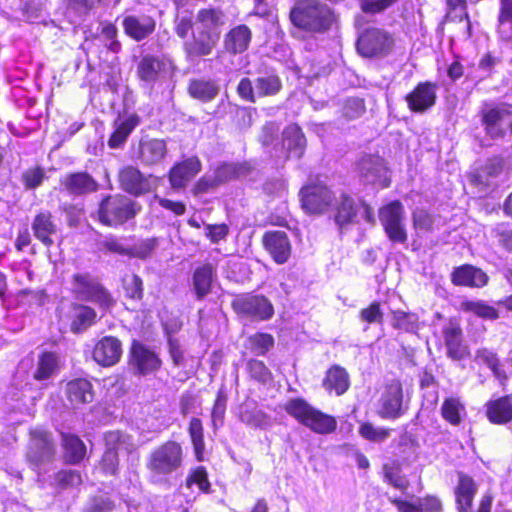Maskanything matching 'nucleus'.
<instances>
[{
  "label": "nucleus",
  "instance_id": "1",
  "mask_svg": "<svg viewBox=\"0 0 512 512\" xmlns=\"http://www.w3.org/2000/svg\"><path fill=\"white\" fill-rule=\"evenodd\" d=\"M226 16L216 8L200 9L195 16L193 37L184 42L183 48L189 60L210 55L217 46Z\"/></svg>",
  "mask_w": 512,
  "mask_h": 512
},
{
  "label": "nucleus",
  "instance_id": "2",
  "mask_svg": "<svg viewBox=\"0 0 512 512\" xmlns=\"http://www.w3.org/2000/svg\"><path fill=\"white\" fill-rule=\"evenodd\" d=\"M183 458L182 446L176 441H167L153 449L146 462L151 481L168 482L169 477L181 469Z\"/></svg>",
  "mask_w": 512,
  "mask_h": 512
},
{
  "label": "nucleus",
  "instance_id": "3",
  "mask_svg": "<svg viewBox=\"0 0 512 512\" xmlns=\"http://www.w3.org/2000/svg\"><path fill=\"white\" fill-rule=\"evenodd\" d=\"M290 19L298 28L309 32H324L331 27L334 15L319 0H300L291 10Z\"/></svg>",
  "mask_w": 512,
  "mask_h": 512
},
{
  "label": "nucleus",
  "instance_id": "4",
  "mask_svg": "<svg viewBox=\"0 0 512 512\" xmlns=\"http://www.w3.org/2000/svg\"><path fill=\"white\" fill-rule=\"evenodd\" d=\"M285 412L300 424L318 434L332 433L336 427V419L314 408L301 397L291 398L283 405Z\"/></svg>",
  "mask_w": 512,
  "mask_h": 512
},
{
  "label": "nucleus",
  "instance_id": "5",
  "mask_svg": "<svg viewBox=\"0 0 512 512\" xmlns=\"http://www.w3.org/2000/svg\"><path fill=\"white\" fill-rule=\"evenodd\" d=\"M394 46L392 35L377 27L365 29L358 37V53L365 58H383L390 54Z\"/></svg>",
  "mask_w": 512,
  "mask_h": 512
},
{
  "label": "nucleus",
  "instance_id": "6",
  "mask_svg": "<svg viewBox=\"0 0 512 512\" xmlns=\"http://www.w3.org/2000/svg\"><path fill=\"white\" fill-rule=\"evenodd\" d=\"M235 313L250 321H266L274 315V307L271 301L260 294H241L232 301Z\"/></svg>",
  "mask_w": 512,
  "mask_h": 512
},
{
  "label": "nucleus",
  "instance_id": "7",
  "mask_svg": "<svg viewBox=\"0 0 512 512\" xmlns=\"http://www.w3.org/2000/svg\"><path fill=\"white\" fill-rule=\"evenodd\" d=\"M71 285L75 298L80 301L93 302L102 308H108L113 303L108 291L89 273L74 274Z\"/></svg>",
  "mask_w": 512,
  "mask_h": 512
},
{
  "label": "nucleus",
  "instance_id": "8",
  "mask_svg": "<svg viewBox=\"0 0 512 512\" xmlns=\"http://www.w3.org/2000/svg\"><path fill=\"white\" fill-rule=\"evenodd\" d=\"M480 117L485 133L491 139L502 138L508 128L512 131V113L506 104H485Z\"/></svg>",
  "mask_w": 512,
  "mask_h": 512
},
{
  "label": "nucleus",
  "instance_id": "9",
  "mask_svg": "<svg viewBox=\"0 0 512 512\" xmlns=\"http://www.w3.org/2000/svg\"><path fill=\"white\" fill-rule=\"evenodd\" d=\"M172 62L165 56L143 55L137 63L136 73L139 80L149 88L166 79L172 71Z\"/></svg>",
  "mask_w": 512,
  "mask_h": 512
},
{
  "label": "nucleus",
  "instance_id": "10",
  "mask_svg": "<svg viewBox=\"0 0 512 512\" xmlns=\"http://www.w3.org/2000/svg\"><path fill=\"white\" fill-rule=\"evenodd\" d=\"M362 221H374L371 208L362 201H356L352 197L342 194L337 201L336 224H359Z\"/></svg>",
  "mask_w": 512,
  "mask_h": 512
},
{
  "label": "nucleus",
  "instance_id": "11",
  "mask_svg": "<svg viewBox=\"0 0 512 512\" xmlns=\"http://www.w3.org/2000/svg\"><path fill=\"white\" fill-rule=\"evenodd\" d=\"M55 455V444L51 433L43 429L31 431V439L26 453L27 461L34 467L51 462Z\"/></svg>",
  "mask_w": 512,
  "mask_h": 512
},
{
  "label": "nucleus",
  "instance_id": "12",
  "mask_svg": "<svg viewBox=\"0 0 512 512\" xmlns=\"http://www.w3.org/2000/svg\"><path fill=\"white\" fill-rule=\"evenodd\" d=\"M135 204L128 198L115 195L106 197L100 204L99 216L102 224L124 222L136 214Z\"/></svg>",
  "mask_w": 512,
  "mask_h": 512
},
{
  "label": "nucleus",
  "instance_id": "13",
  "mask_svg": "<svg viewBox=\"0 0 512 512\" xmlns=\"http://www.w3.org/2000/svg\"><path fill=\"white\" fill-rule=\"evenodd\" d=\"M334 196L329 188L321 183H312L300 190L302 209L307 214L324 213L331 205Z\"/></svg>",
  "mask_w": 512,
  "mask_h": 512
},
{
  "label": "nucleus",
  "instance_id": "14",
  "mask_svg": "<svg viewBox=\"0 0 512 512\" xmlns=\"http://www.w3.org/2000/svg\"><path fill=\"white\" fill-rule=\"evenodd\" d=\"M358 173L365 184L386 188L390 185L389 171L383 158L377 155H365L358 162Z\"/></svg>",
  "mask_w": 512,
  "mask_h": 512
},
{
  "label": "nucleus",
  "instance_id": "15",
  "mask_svg": "<svg viewBox=\"0 0 512 512\" xmlns=\"http://www.w3.org/2000/svg\"><path fill=\"white\" fill-rule=\"evenodd\" d=\"M119 182L123 190L136 196L148 193L158 185L156 177L146 176L133 166H126L119 172Z\"/></svg>",
  "mask_w": 512,
  "mask_h": 512
},
{
  "label": "nucleus",
  "instance_id": "16",
  "mask_svg": "<svg viewBox=\"0 0 512 512\" xmlns=\"http://www.w3.org/2000/svg\"><path fill=\"white\" fill-rule=\"evenodd\" d=\"M405 412L402 385L399 381H393L381 395L379 415L384 419H397Z\"/></svg>",
  "mask_w": 512,
  "mask_h": 512
},
{
  "label": "nucleus",
  "instance_id": "17",
  "mask_svg": "<svg viewBox=\"0 0 512 512\" xmlns=\"http://www.w3.org/2000/svg\"><path fill=\"white\" fill-rule=\"evenodd\" d=\"M438 85L433 82H420L405 96L408 108L414 113H424L436 103Z\"/></svg>",
  "mask_w": 512,
  "mask_h": 512
},
{
  "label": "nucleus",
  "instance_id": "18",
  "mask_svg": "<svg viewBox=\"0 0 512 512\" xmlns=\"http://www.w3.org/2000/svg\"><path fill=\"white\" fill-rule=\"evenodd\" d=\"M130 365L138 374L147 375L160 368L161 360L155 351L134 341L130 349Z\"/></svg>",
  "mask_w": 512,
  "mask_h": 512
},
{
  "label": "nucleus",
  "instance_id": "19",
  "mask_svg": "<svg viewBox=\"0 0 512 512\" xmlns=\"http://www.w3.org/2000/svg\"><path fill=\"white\" fill-rule=\"evenodd\" d=\"M122 356V343L113 336L101 338L94 346L92 357L103 367H110L119 362Z\"/></svg>",
  "mask_w": 512,
  "mask_h": 512
},
{
  "label": "nucleus",
  "instance_id": "20",
  "mask_svg": "<svg viewBox=\"0 0 512 512\" xmlns=\"http://www.w3.org/2000/svg\"><path fill=\"white\" fill-rule=\"evenodd\" d=\"M122 27L128 37L140 42L154 33L156 20L146 14L127 15L123 18Z\"/></svg>",
  "mask_w": 512,
  "mask_h": 512
},
{
  "label": "nucleus",
  "instance_id": "21",
  "mask_svg": "<svg viewBox=\"0 0 512 512\" xmlns=\"http://www.w3.org/2000/svg\"><path fill=\"white\" fill-rule=\"evenodd\" d=\"M442 334L447 349V356L455 361L462 360L468 354V350L462 341L460 325L454 320H449L444 325Z\"/></svg>",
  "mask_w": 512,
  "mask_h": 512
},
{
  "label": "nucleus",
  "instance_id": "22",
  "mask_svg": "<svg viewBox=\"0 0 512 512\" xmlns=\"http://www.w3.org/2000/svg\"><path fill=\"white\" fill-rule=\"evenodd\" d=\"M64 190L74 196H83L98 190L97 181L87 172H75L61 179Z\"/></svg>",
  "mask_w": 512,
  "mask_h": 512
},
{
  "label": "nucleus",
  "instance_id": "23",
  "mask_svg": "<svg viewBox=\"0 0 512 512\" xmlns=\"http://www.w3.org/2000/svg\"><path fill=\"white\" fill-rule=\"evenodd\" d=\"M264 246L277 264H284L291 254V246L286 233L268 232L264 236Z\"/></svg>",
  "mask_w": 512,
  "mask_h": 512
},
{
  "label": "nucleus",
  "instance_id": "24",
  "mask_svg": "<svg viewBox=\"0 0 512 512\" xmlns=\"http://www.w3.org/2000/svg\"><path fill=\"white\" fill-rule=\"evenodd\" d=\"M139 123L140 118L134 113L120 115L114 121V131L108 140V146L112 149L121 148Z\"/></svg>",
  "mask_w": 512,
  "mask_h": 512
},
{
  "label": "nucleus",
  "instance_id": "25",
  "mask_svg": "<svg viewBox=\"0 0 512 512\" xmlns=\"http://www.w3.org/2000/svg\"><path fill=\"white\" fill-rule=\"evenodd\" d=\"M478 486L472 477L458 473V483L455 487V498L458 512H470Z\"/></svg>",
  "mask_w": 512,
  "mask_h": 512
},
{
  "label": "nucleus",
  "instance_id": "26",
  "mask_svg": "<svg viewBox=\"0 0 512 512\" xmlns=\"http://www.w3.org/2000/svg\"><path fill=\"white\" fill-rule=\"evenodd\" d=\"M201 170V162L197 157H191L176 164L169 173L173 188H182Z\"/></svg>",
  "mask_w": 512,
  "mask_h": 512
},
{
  "label": "nucleus",
  "instance_id": "27",
  "mask_svg": "<svg viewBox=\"0 0 512 512\" xmlns=\"http://www.w3.org/2000/svg\"><path fill=\"white\" fill-rule=\"evenodd\" d=\"M66 396L73 407L90 403L94 398L92 384L83 378L71 380L66 385Z\"/></svg>",
  "mask_w": 512,
  "mask_h": 512
},
{
  "label": "nucleus",
  "instance_id": "28",
  "mask_svg": "<svg viewBox=\"0 0 512 512\" xmlns=\"http://www.w3.org/2000/svg\"><path fill=\"white\" fill-rule=\"evenodd\" d=\"M167 153L164 140H141L138 148V158L145 165H155L161 162Z\"/></svg>",
  "mask_w": 512,
  "mask_h": 512
},
{
  "label": "nucleus",
  "instance_id": "29",
  "mask_svg": "<svg viewBox=\"0 0 512 512\" xmlns=\"http://www.w3.org/2000/svg\"><path fill=\"white\" fill-rule=\"evenodd\" d=\"M238 419L252 428L264 429L269 425V416L253 400L245 401L239 406Z\"/></svg>",
  "mask_w": 512,
  "mask_h": 512
},
{
  "label": "nucleus",
  "instance_id": "30",
  "mask_svg": "<svg viewBox=\"0 0 512 512\" xmlns=\"http://www.w3.org/2000/svg\"><path fill=\"white\" fill-rule=\"evenodd\" d=\"M322 385L329 393L335 392L340 396L350 387V377L345 368L339 365H332L326 372Z\"/></svg>",
  "mask_w": 512,
  "mask_h": 512
},
{
  "label": "nucleus",
  "instance_id": "31",
  "mask_svg": "<svg viewBox=\"0 0 512 512\" xmlns=\"http://www.w3.org/2000/svg\"><path fill=\"white\" fill-rule=\"evenodd\" d=\"M486 408V414L491 423L503 425L512 421V396L506 395L491 400Z\"/></svg>",
  "mask_w": 512,
  "mask_h": 512
},
{
  "label": "nucleus",
  "instance_id": "32",
  "mask_svg": "<svg viewBox=\"0 0 512 512\" xmlns=\"http://www.w3.org/2000/svg\"><path fill=\"white\" fill-rule=\"evenodd\" d=\"M283 148L287 157L300 158L306 147V139L301 128L296 124L287 126L283 131Z\"/></svg>",
  "mask_w": 512,
  "mask_h": 512
},
{
  "label": "nucleus",
  "instance_id": "33",
  "mask_svg": "<svg viewBox=\"0 0 512 512\" xmlns=\"http://www.w3.org/2000/svg\"><path fill=\"white\" fill-rule=\"evenodd\" d=\"M251 38L250 28L246 25H238L225 35L224 47L230 53L240 54L247 50Z\"/></svg>",
  "mask_w": 512,
  "mask_h": 512
},
{
  "label": "nucleus",
  "instance_id": "34",
  "mask_svg": "<svg viewBox=\"0 0 512 512\" xmlns=\"http://www.w3.org/2000/svg\"><path fill=\"white\" fill-rule=\"evenodd\" d=\"M487 281L488 277L481 269L470 265L456 268L452 273V282L455 285L482 287Z\"/></svg>",
  "mask_w": 512,
  "mask_h": 512
},
{
  "label": "nucleus",
  "instance_id": "35",
  "mask_svg": "<svg viewBox=\"0 0 512 512\" xmlns=\"http://www.w3.org/2000/svg\"><path fill=\"white\" fill-rule=\"evenodd\" d=\"M220 91L219 85L213 80L194 79L191 80L188 92L191 97L202 102L212 101Z\"/></svg>",
  "mask_w": 512,
  "mask_h": 512
},
{
  "label": "nucleus",
  "instance_id": "36",
  "mask_svg": "<svg viewBox=\"0 0 512 512\" xmlns=\"http://www.w3.org/2000/svg\"><path fill=\"white\" fill-rule=\"evenodd\" d=\"M497 34L502 41L512 42V0H500Z\"/></svg>",
  "mask_w": 512,
  "mask_h": 512
},
{
  "label": "nucleus",
  "instance_id": "37",
  "mask_svg": "<svg viewBox=\"0 0 512 512\" xmlns=\"http://www.w3.org/2000/svg\"><path fill=\"white\" fill-rule=\"evenodd\" d=\"M215 269L211 264L198 267L193 274V287L198 299L205 297L211 289Z\"/></svg>",
  "mask_w": 512,
  "mask_h": 512
},
{
  "label": "nucleus",
  "instance_id": "38",
  "mask_svg": "<svg viewBox=\"0 0 512 512\" xmlns=\"http://www.w3.org/2000/svg\"><path fill=\"white\" fill-rule=\"evenodd\" d=\"M62 443L64 448V457L67 462L76 464L84 458L86 454V447L78 436L69 433H62Z\"/></svg>",
  "mask_w": 512,
  "mask_h": 512
},
{
  "label": "nucleus",
  "instance_id": "39",
  "mask_svg": "<svg viewBox=\"0 0 512 512\" xmlns=\"http://www.w3.org/2000/svg\"><path fill=\"white\" fill-rule=\"evenodd\" d=\"M106 449L117 451V453L124 451L132 453L136 450V445L132 436L121 431H109L104 435Z\"/></svg>",
  "mask_w": 512,
  "mask_h": 512
},
{
  "label": "nucleus",
  "instance_id": "40",
  "mask_svg": "<svg viewBox=\"0 0 512 512\" xmlns=\"http://www.w3.org/2000/svg\"><path fill=\"white\" fill-rule=\"evenodd\" d=\"M466 414L464 404L459 398H446L441 406L442 417L451 425L457 426L461 423L463 416Z\"/></svg>",
  "mask_w": 512,
  "mask_h": 512
},
{
  "label": "nucleus",
  "instance_id": "41",
  "mask_svg": "<svg viewBox=\"0 0 512 512\" xmlns=\"http://www.w3.org/2000/svg\"><path fill=\"white\" fill-rule=\"evenodd\" d=\"M475 361L487 365L498 380L504 381L507 379V374L501 368L500 361L493 351L487 348L478 349L475 353Z\"/></svg>",
  "mask_w": 512,
  "mask_h": 512
},
{
  "label": "nucleus",
  "instance_id": "42",
  "mask_svg": "<svg viewBox=\"0 0 512 512\" xmlns=\"http://www.w3.org/2000/svg\"><path fill=\"white\" fill-rule=\"evenodd\" d=\"M282 88L280 78L275 74H266L255 80V91L257 96H274Z\"/></svg>",
  "mask_w": 512,
  "mask_h": 512
},
{
  "label": "nucleus",
  "instance_id": "43",
  "mask_svg": "<svg viewBox=\"0 0 512 512\" xmlns=\"http://www.w3.org/2000/svg\"><path fill=\"white\" fill-rule=\"evenodd\" d=\"M188 433L194 448L195 456L197 460H203V453L205 451L204 443V429L202 421L199 418L193 417L190 420Z\"/></svg>",
  "mask_w": 512,
  "mask_h": 512
},
{
  "label": "nucleus",
  "instance_id": "44",
  "mask_svg": "<svg viewBox=\"0 0 512 512\" xmlns=\"http://www.w3.org/2000/svg\"><path fill=\"white\" fill-rule=\"evenodd\" d=\"M96 318V312L88 306L79 305L74 309L71 330L80 333L92 325Z\"/></svg>",
  "mask_w": 512,
  "mask_h": 512
},
{
  "label": "nucleus",
  "instance_id": "45",
  "mask_svg": "<svg viewBox=\"0 0 512 512\" xmlns=\"http://www.w3.org/2000/svg\"><path fill=\"white\" fill-rule=\"evenodd\" d=\"M392 315V326L395 329L408 333H416L419 330V317L415 313L397 310L393 311Z\"/></svg>",
  "mask_w": 512,
  "mask_h": 512
},
{
  "label": "nucleus",
  "instance_id": "46",
  "mask_svg": "<svg viewBox=\"0 0 512 512\" xmlns=\"http://www.w3.org/2000/svg\"><path fill=\"white\" fill-rule=\"evenodd\" d=\"M195 16L188 9H178L175 20L174 30L178 37L186 39L190 32L193 33Z\"/></svg>",
  "mask_w": 512,
  "mask_h": 512
},
{
  "label": "nucleus",
  "instance_id": "47",
  "mask_svg": "<svg viewBox=\"0 0 512 512\" xmlns=\"http://www.w3.org/2000/svg\"><path fill=\"white\" fill-rule=\"evenodd\" d=\"M58 366L57 356L51 352L43 353L39 360L37 369L34 372V378L37 380H46L56 371Z\"/></svg>",
  "mask_w": 512,
  "mask_h": 512
},
{
  "label": "nucleus",
  "instance_id": "48",
  "mask_svg": "<svg viewBox=\"0 0 512 512\" xmlns=\"http://www.w3.org/2000/svg\"><path fill=\"white\" fill-rule=\"evenodd\" d=\"M461 309L464 312L473 313L478 317L488 320H495L499 317L498 311L482 301H463Z\"/></svg>",
  "mask_w": 512,
  "mask_h": 512
},
{
  "label": "nucleus",
  "instance_id": "49",
  "mask_svg": "<svg viewBox=\"0 0 512 512\" xmlns=\"http://www.w3.org/2000/svg\"><path fill=\"white\" fill-rule=\"evenodd\" d=\"M403 213L402 204L399 201H393L379 210V219L382 224H401Z\"/></svg>",
  "mask_w": 512,
  "mask_h": 512
},
{
  "label": "nucleus",
  "instance_id": "50",
  "mask_svg": "<svg viewBox=\"0 0 512 512\" xmlns=\"http://www.w3.org/2000/svg\"><path fill=\"white\" fill-rule=\"evenodd\" d=\"M227 406V394L223 389H220L217 393L212 412L211 422L215 430L221 427L224 423V417Z\"/></svg>",
  "mask_w": 512,
  "mask_h": 512
},
{
  "label": "nucleus",
  "instance_id": "51",
  "mask_svg": "<svg viewBox=\"0 0 512 512\" xmlns=\"http://www.w3.org/2000/svg\"><path fill=\"white\" fill-rule=\"evenodd\" d=\"M502 172V160L499 158L489 159L478 173L479 183L489 185L490 179L495 178Z\"/></svg>",
  "mask_w": 512,
  "mask_h": 512
},
{
  "label": "nucleus",
  "instance_id": "52",
  "mask_svg": "<svg viewBox=\"0 0 512 512\" xmlns=\"http://www.w3.org/2000/svg\"><path fill=\"white\" fill-rule=\"evenodd\" d=\"M400 0H359L361 10L366 14H380L396 5Z\"/></svg>",
  "mask_w": 512,
  "mask_h": 512
},
{
  "label": "nucleus",
  "instance_id": "53",
  "mask_svg": "<svg viewBox=\"0 0 512 512\" xmlns=\"http://www.w3.org/2000/svg\"><path fill=\"white\" fill-rule=\"evenodd\" d=\"M55 483L60 488H74L82 483L81 474L76 470H62L55 475Z\"/></svg>",
  "mask_w": 512,
  "mask_h": 512
},
{
  "label": "nucleus",
  "instance_id": "54",
  "mask_svg": "<svg viewBox=\"0 0 512 512\" xmlns=\"http://www.w3.org/2000/svg\"><path fill=\"white\" fill-rule=\"evenodd\" d=\"M157 246V239L140 240L128 248V256L145 259L151 255Z\"/></svg>",
  "mask_w": 512,
  "mask_h": 512
},
{
  "label": "nucleus",
  "instance_id": "55",
  "mask_svg": "<svg viewBox=\"0 0 512 512\" xmlns=\"http://www.w3.org/2000/svg\"><path fill=\"white\" fill-rule=\"evenodd\" d=\"M242 167L233 163H224L216 168L213 175L219 185L226 183L241 174Z\"/></svg>",
  "mask_w": 512,
  "mask_h": 512
},
{
  "label": "nucleus",
  "instance_id": "56",
  "mask_svg": "<svg viewBox=\"0 0 512 512\" xmlns=\"http://www.w3.org/2000/svg\"><path fill=\"white\" fill-rule=\"evenodd\" d=\"M359 433L367 440L382 442L390 436V429L377 428L371 423H363L359 428Z\"/></svg>",
  "mask_w": 512,
  "mask_h": 512
},
{
  "label": "nucleus",
  "instance_id": "57",
  "mask_svg": "<svg viewBox=\"0 0 512 512\" xmlns=\"http://www.w3.org/2000/svg\"><path fill=\"white\" fill-rule=\"evenodd\" d=\"M251 350L257 355H264L274 344L270 334L257 333L249 338Z\"/></svg>",
  "mask_w": 512,
  "mask_h": 512
},
{
  "label": "nucleus",
  "instance_id": "58",
  "mask_svg": "<svg viewBox=\"0 0 512 512\" xmlns=\"http://www.w3.org/2000/svg\"><path fill=\"white\" fill-rule=\"evenodd\" d=\"M365 112L363 99L353 97L345 100L343 105V115L348 119L360 117Z\"/></svg>",
  "mask_w": 512,
  "mask_h": 512
},
{
  "label": "nucleus",
  "instance_id": "59",
  "mask_svg": "<svg viewBox=\"0 0 512 512\" xmlns=\"http://www.w3.org/2000/svg\"><path fill=\"white\" fill-rule=\"evenodd\" d=\"M117 34L118 30L114 24L106 23L102 26L101 35L108 41L106 43L107 48L114 53L121 50V43L117 40Z\"/></svg>",
  "mask_w": 512,
  "mask_h": 512
},
{
  "label": "nucleus",
  "instance_id": "60",
  "mask_svg": "<svg viewBox=\"0 0 512 512\" xmlns=\"http://www.w3.org/2000/svg\"><path fill=\"white\" fill-rule=\"evenodd\" d=\"M247 369L250 376L259 382H267L270 379V371L262 361L256 359L248 361Z\"/></svg>",
  "mask_w": 512,
  "mask_h": 512
},
{
  "label": "nucleus",
  "instance_id": "61",
  "mask_svg": "<svg viewBox=\"0 0 512 512\" xmlns=\"http://www.w3.org/2000/svg\"><path fill=\"white\" fill-rule=\"evenodd\" d=\"M114 503L107 495L93 497L87 505L86 512H111Z\"/></svg>",
  "mask_w": 512,
  "mask_h": 512
},
{
  "label": "nucleus",
  "instance_id": "62",
  "mask_svg": "<svg viewBox=\"0 0 512 512\" xmlns=\"http://www.w3.org/2000/svg\"><path fill=\"white\" fill-rule=\"evenodd\" d=\"M45 178V171L40 167L27 169L23 175V182L28 189H34L41 185Z\"/></svg>",
  "mask_w": 512,
  "mask_h": 512
},
{
  "label": "nucleus",
  "instance_id": "63",
  "mask_svg": "<svg viewBox=\"0 0 512 512\" xmlns=\"http://www.w3.org/2000/svg\"><path fill=\"white\" fill-rule=\"evenodd\" d=\"M187 486L196 484L203 492H209L210 483L208 481L207 472L203 467H199L194 470L186 480Z\"/></svg>",
  "mask_w": 512,
  "mask_h": 512
},
{
  "label": "nucleus",
  "instance_id": "64",
  "mask_svg": "<svg viewBox=\"0 0 512 512\" xmlns=\"http://www.w3.org/2000/svg\"><path fill=\"white\" fill-rule=\"evenodd\" d=\"M360 318L367 323H382L383 313L380 309V303L375 301L367 308L362 309L360 311Z\"/></svg>",
  "mask_w": 512,
  "mask_h": 512
}]
</instances>
